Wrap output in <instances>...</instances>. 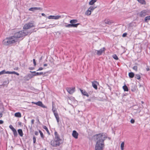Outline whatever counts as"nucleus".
<instances>
[{"label":"nucleus","mask_w":150,"mask_h":150,"mask_svg":"<svg viewBox=\"0 0 150 150\" xmlns=\"http://www.w3.org/2000/svg\"><path fill=\"white\" fill-rule=\"evenodd\" d=\"M93 137L96 141L95 150H103L104 146V141L107 137V134L105 133H101L95 135Z\"/></svg>","instance_id":"f257e3e1"},{"label":"nucleus","mask_w":150,"mask_h":150,"mask_svg":"<svg viewBox=\"0 0 150 150\" xmlns=\"http://www.w3.org/2000/svg\"><path fill=\"white\" fill-rule=\"evenodd\" d=\"M78 21L76 19H74L71 20L70 21V23L71 24H69L66 25H65V26L67 28H71L72 27H76L79 24V23L75 24L74 23L77 22Z\"/></svg>","instance_id":"f03ea898"},{"label":"nucleus","mask_w":150,"mask_h":150,"mask_svg":"<svg viewBox=\"0 0 150 150\" xmlns=\"http://www.w3.org/2000/svg\"><path fill=\"white\" fill-rule=\"evenodd\" d=\"M28 33L23 30L16 33L15 34L14 36L16 38L18 39V38L25 36Z\"/></svg>","instance_id":"7ed1b4c3"},{"label":"nucleus","mask_w":150,"mask_h":150,"mask_svg":"<svg viewBox=\"0 0 150 150\" xmlns=\"http://www.w3.org/2000/svg\"><path fill=\"white\" fill-rule=\"evenodd\" d=\"M150 13L149 10H144L141 11L139 13V16L141 17H144L146 15H148Z\"/></svg>","instance_id":"20e7f679"},{"label":"nucleus","mask_w":150,"mask_h":150,"mask_svg":"<svg viewBox=\"0 0 150 150\" xmlns=\"http://www.w3.org/2000/svg\"><path fill=\"white\" fill-rule=\"evenodd\" d=\"M60 142L57 140H53L51 142L50 144L53 146H57L59 145Z\"/></svg>","instance_id":"39448f33"},{"label":"nucleus","mask_w":150,"mask_h":150,"mask_svg":"<svg viewBox=\"0 0 150 150\" xmlns=\"http://www.w3.org/2000/svg\"><path fill=\"white\" fill-rule=\"evenodd\" d=\"M34 26V25L33 23H29L25 24L24 25L23 28L24 29H28Z\"/></svg>","instance_id":"423d86ee"},{"label":"nucleus","mask_w":150,"mask_h":150,"mask_svg":"<svg viewBox=\"0 0 150 150\" xmlns=\"http://www.w3.org/2000/svg\"><path fill=\"white\" fill-rule=\"evenodd\" d=\"M8 38L9 40L10 41V42L11 44L15 43L18 41V39L16 38L14 35Z\"/></svg>","instance_id":"0eeeda50"},{"label":"nucleus","mask_w":150,"mask_h":150,"mask_svg":"<svg viewBox=\"0 0 150 150\" xmlns=\"http://www.w3.org/2000/svg\"><path fill=\"white\" fill-rule=\"evenodd\" d=\"M105 47H103L99 50H95V52H97V54L98 55H100L103 53L105 52Z\"/></svg>","instance_id":"6e6552de"},{"label":"nucleus","mask_w":150,"mask_h":150,"mask_svg":"<svg viewBox=\"0 0 150 150\" xmlns=\"http://www.w3.org/2000/svg\"><path fill=\"white\" fill-rule=\"evenodd\" d=\"M32 103L36 104L39 106H40L43 108H47V107L44 105L41 101H38L37 102H32Z\"/></svg>","instance_id":"1a4fd4ad"},{"label":"nucleus","mask_w":150,"mask_h":150,"mask_svg":"<svg viewBox=\"0 0 150 150\" xmlns=\"http://www.w3.org/2000/svg\"><path fill=\"white\" fill-rule=\"evenodd\" d=\"M61 18V16H60L57 15V16H50L48 17V18L49 19H54L55 20H57Z\"/></svg>","instance_id":"9d476101"},{"label":"nucleus","mask_w":150,"mask_h":150,"mask_svg":"<svg viewBox=\"0 0 150 150\" xmlns=\"http://www.w3.org/2000/svg\"><path fill=\"white\" fill-rule=\"evenodd\" d=\"M10 41L8 38H6L3 41V43L4 45H7L11 44Z\"/></svg>","instance_id":"9b49d317"},{"label":"nucleus","mask_w":150,"mask_h":150,"mask_svg":"<svg viewBox=\"0 0 150 150\" xmlns=\"http://www.w3.org/2000/svg\"><path fill=\"white\" fill-rule=\"evenodd\" d=\"M67 92L70 94H72L75 91V88H66Z\"/></svg>","instance_id":"f8f14e48"},{"label":"nucleus","mask_w":150,"mask_h":150,"mask_svg":"<svg viewBox=\"0 0 150 150\" xmlns=\"http://www.w3.org/2000/svg\"><path fill=\"white\" fill-rule=\"evenodd\" d=\"M92 86L93 87L96 89H97L98 88L97 85L98 84V82L96 81L92 82Z\"/></svg>","instance_id":"ddd939ff"},{"label":"nucleus","mask_w":150,"mask_h":150,"mask_svg":"<svg viewBox=\"0 0 150 150\" xmlns=\"http://www.w3.org/2000/svg\"><path fill=\"white\" fill-rule=\"evenodd\" d=\"M42 10V8H40V7H32L30 8L29 9V11H35V10Z\"/></svg>","instance_id":"4468645a"},{"label":"nucleus","mask_w":150,"mask_h":150,"mask_svg":"<svg viewBox=\"0 0 150 150\" xmlns=\"http://www.w3.org/2000/svg\"><path fill=\"white\" fill-rule=\"evenodd\" d=\"M72 135L75 138L77 139L78 137V134L76 131L74 130L72 132Z\"/></svg>","instance_id":"2eb2a0df"},{"label":"nucleus","mask_w":150,"mask_h":150,"mask_svg":"<svg viewBox=\"0 0 150 150\" xmlns=\"http://www.w3.org/2000/svg\"><path fill=\"white\" fill-rule=\"evenodd\" d=\"M54 135H55V139L54 140H58L59 142H60L61 141V140H60V139L59 138V136L58 135V134L57 133V132H54Z\"/></svg>","instance_id":"dca6fc26"},{"label":"nucleus","mask_w":150,"mask_h":150,"mask_svg":"<svg viewBox=\"0 0 150 150\" xmlns=\"http://www.w3.org/2000/svg\"><path fill=\"white\" fill-rule=\"evenodd\" d=\"M30 72H33V73H35V74L33 75V76H39V75H43V72H40V73L39 72H36L35 71H33Z\"/></svg>","instance_id":"f3484780"},{"label":"nucleus","mask_w":150,"mask_h":150,"mask_svg":"<svg viewBox=\"0 0 150 150\" xmlns=\"http://www.w3.org/2000/svg\"><path fill=\"white\" fill-rule=\"evenodd\" d=\"M55 105L54 103L53 102H52V110L54 114L55 113H57V111L56 110V109L55 108Z\"/></svg>","instance_id":"a211bd4d"},{"label":"nucleus","mask_w":150,"mask_h":150,"mask_svg":"<svg viewBox=\"0 0 150 150\" xmlns=\"http://www.w3.org/2000/svg\"><path fill=\"white\" fill-rule=\"evenodd\" d=\"M104 22L105 24H110L112 23V21L108 19H105L104 20Z\"/></svg>","instance_id":"6ab92c4d"},{"label":"nucleus","mask_w":150,"mask_h":150,"mask_svg":"<svg viewBox=\"0 0 150 150\" xmlns=\"http://www.w3.org/2000/svg\"><path fill=\"white\" fill-rule=\"evenodd\" d=\"M54 115L57 120V122L58 123L59 121V119L58 114L57 112L54 114Z\"/></svg>","instance_id":"aec40b11"},{"label":"nucleus","mask_w":150,"mask_h":150,"mask_svg":"<svg viewBox=\"0 0 150 150\" xmlns=\"http://www.w3.org/2000/svg\"><path fill=\"white\" fill-rule=\"evenodd\" d=\"M18 132L19 134L21 137H22L23 136V133L22 130L21 129H18Z\"/></svg>","instance_id":"412c9836"},{"label":"nucleus","mask_w":150,"mask_h":150,"mask_svg":"<svg viewBox=\"0 0 150 150\" xmlns=\"http://www.w3.org/2000/svg\"><path fill=\"white\" fill-rule=\"evenodd\" d=\"M81 91L83 95L84 96H87V97H88L89 96V95L87 93V92H86L85 91L81 90Z\"/></svg>","instance_id":"4be33fe9"},{"label":"nucleus","mask_w":150,"mask_h":150,"mask_svg":"<svg viewBox=\"0 0 150 150\" xmlns=\"http://www.w3.org/2000/svg\"><path fill=\"white\" fill-rule=\"evenodd\" d=\"M149 20H150V16H149L145 18L144 21L145 22L147 23L148 21Z\"/></svg>","instance_id":"5701e85b"},{"label":"nucleus","mask_w":150,"mask_h":150,"mask_svg":"<svg viewBox=\"0 0 150 150\" xmlns=\"http://www.w3.org/2000/svg\"><path fill=\"white\" fill-rule=\"evenodd\" d=\"M97 1V0H91L89 2V4L90 5H93Z\"/></svg>","instance_id":"b1692460"},{"label":"nucleus","mask_w":150,"mask_h":150,"mask_svg":"<svg viewBox=\"0 0 150 150\" xmlns=\"http://www.w3.org/2000/svg\"><path fill=\"white\" fill-rule=\"evenodd\" d=\"M96 7H93L92 6H91L88 9V11H89L90 12H91H91L92 11H93V10H94V9L95 8H96Z\"/></svg>","instance_id":"393cba45"},{"label":"nucleus","mask_w":150,"mask_h":150,"mask_svg":"<svg viewBox=\"0 0 150 150\" xmlns=\"http://www.w3.org/2000/svg\"><path fill=\"white\" fill-rule=\"evenodd\" d=\"M139 3L142 4H145L146 3L144 0H137Z\"/></svg>","instance_id":"a878e982"},{"label":"nucleus","mask_w":150,"mask_h":150,"mask_svg":"<svg viewBox=\"0 0 150 150\" xmlns=\"http://www.w3.org/2000/svg\"><path fill=\"white\" fill-rule=\"evenodd\" d=\"M8 71H6L5 70H3L0 72V75L3 74H8Z\"/></svg>","instance_id":"bb28decb"},{"label":"nucleus","mask_w":150,"mask_h":150,"mask_svg":"<svg viewBox=\"0 0 150 150\" xmlns=\"http://www.w3.org/2000/svg\"><path fill=\"white\" fill-rule=\"evenodd\" d=\"M8 74H15L17 75V76H19V73H18L16 72L15 71H8Z\"/></svg>","instance_id":"cd10ccee"},{"label":"nucleus","mask_w":150,"mask_h":150,"mask_svg":"<svg viewBox=\"0 0 150 150\" xmlns=\"http://www.w3.org/2000/svg\"><path fill=\"white\" fill-rule=\"evenodd\" d=\"M15 116L17 117H21V113L19 112H17L15 114Z\"/></svg>","instance_id":"c85d7f7f"},{"label":"nucleus","mask_w":150,"mask_h":150,"mask_svg":"<svg viewBox=\"0 0 150 150\" xmlns=\"http://www.w3.org/2000/svg\"><path fill=\"white\" fill-rule=\"evenodd\" d=\"M43 128L44 129H45L46 131L47 132V133L49 134H50V133L49 131L48 130L47 128L46 127V126H43Z\"/></svg>","instance_id":"c756f323"},{"label":"nucleus","mask_w":150,"mask_h":150,"mask_svg":"<svg viewBox=\"0 0 150 150\" xmlns=\"http://www.w3.org/2000/svg\"><path fill=\"white\" fill-rule=\"evenodd\" d=\"M134 74L133 72H130L129 73V76L130 78H133L134 76Z\"/></svg>","instance_id":"7c9ffc66"},{"label":"nucleus","mask_w":150,"mask_h":150,"mask_svg":"<svg viewBox=\"0 0 150 150\" xmlns=\"http://www.w3.org/2000/svg\"><path fill=\"white\" fill-rule=\"evenodd\" d=\"M123 88L125 91H128V87L126 85H125L123 86Z\"/></svg>","instance_id":"2f4dec72"},{"label":"nucleus","mask_w":150,"mask_h":150,"mask_svg":"<svg viewBox=\"0 0 150 150\" xmlns=\"http://www.w3.org/2000/svg\"><path fill=\"white\" fill-rule=\"evenodd\" d=\"M125 143L124 142H122L120 145V148L121 150H124V146Z\"/></svg>","instance_id":"473e14b6"},{"label":"nucleus","mask_w":150,"mask_h":150,"mask_svg":"<svg viewBox=\"0 0 150 150\" xmlns=\"http://www.w3.org/2000/svg\"><path fill=\"white\" fill-rule=\"evenodd\" d=\"M13 132V134L15 137H17L18 135V134L16 130V129H14L12 131Z\"/></svg>","instance_id":"72a5a7b5"},{"label":"nucleus","mask_w":150,"mask_h":150,"mask_svg":"<svg viewBox=\"0 0 150 150\" xmlns=\"http://www.w3.org/2000/svg\"><path fill=\"white\" fill-rule=\"evenodd\" d=\"M135 78L138 79H139L140 78V76L139 74H137L135 75Z\"/></svg>","instance_id":"f704fd0d"},{"label":"nucleus","mask_w":150,"mask_h":150,"mask_svg":"<svg viewBox=\"0 0 150 150\" xmlns=\"http://www.w3.org/2000/svg\"><path fill=\"white\" fill-rule=\"evenodd\" d=\"M85 14L89 16L91 14V13L88 10L85 12Z\"/></svg>","instance_id":"c9c22d12"},{"label":"nucleus","mask_w":150,"mask_h":150,"mask_svg":"<svg viewBox=\"0 0 150 150\" xmlns=\"http://www.w3.org/2000/svg\"><path fill=\"white\" fill-rule=\"evenodd\" d=\"M112 57L116 60H117L118 59L117 56L115 54H114L112 55Z\"/></svg>","instance_id":"e433bc0d"},{"label":"nucleus","mask_w":150,"mask_h":150,"mask_svg":"<svg viewBox=\"0 0 150 150\" xmlns=\"http://www.w3.org/2000/svg\"><path fill=\"white\" fill-rule=\"evenodd\" d=\"M39 132L40 134L41 137L42 138H43L44 137V135L42 132L40 130H39Z\"/></svg>","instance_id":"4c0bfd02"},{"label":"nucleus","mask_w":150,"mask_h":150,"mask_svg":"<svg viewBox=\"0 0 150 150\" xmlns=\"http://www.w3.org/2000/svg\"><path fill=\"white\" fill-rule=\"evenodd\" d=\"M9 127L12 131L14 130V129H15L13 127L12 125H9Z\"/></svg>","instance_id":"58836bf2"},{"label":"nucleus","mask_w":150,"mask_h":150,"mask_svg":"<svg viewBox=\"0 0 150 150\" xmlns=\"http://www.w3.org/2000/svg\"><path fill=\"white\" fill-rule=\"evenodd\" d=\"M137 66H134L133 68V69L135 70L136 71H137Z\"/></svg>","instance_id":"ea45409f"},{"label":"nucleus","mask_w":150,"mask_h":150,"mask_svg":"<svg viewBox=\"0 0 150 150\" xmlns=\"http://www.w3.org/2000/svg\"><path fill=\"white\" fill-rule=\"evenodd\" d=\"M33 142L34 143H35L36 142V138L35 137H33Z\"/></svg>","instance_id":"a19ab883"},{"label":"nucleus","mask_w":150,"mask_h":150,"mask_svg":"<svg viewBox=\"0 0 150 150\" xmlns=\"http://www.w3.org/2000/svg\"><path fill=\"white\" fill-rule=\"evenodd\" d=\"M33 62L34 66H35L36 65V64L35 62V60L34 59H33Z\"/></svg>","instance_id":"79ce46f5"},{"label":"nucleus","mask_w":150,"mask_h":150,"mask_svg":"<svg viewBox=\"0 0 150 150\" xmlns=\"http://www.w3.org/2000/svg\"><path fill=\"white\" fill-rule=\"evenodd\" d=\"M127 33H124L122 35V36L123 37H125V36H126L127 35Z\"/></svg>","instance_id":"37998d69"},{"label":"nucleus","mask_w":150,"mask_h":150,"mask_svg":"<svg viewBox=\"0 0 150 150\" xmlns=\"http://www.w3.org/2000/svg\"><path fill=\"white\" fill-rule=\"evenodd\" d=\"M130 122L132 123H134V120L132 119L131 120Z\"/></svg>","instance_id":"c03bdc74"},{"label":"nucleus","mask_w":150,"mask_h":150,"mask_svg":"<svg viewBox=\"0 0 150 150\" xmlns=\"http://www.w3.org/2000/svg\"><path fill=\"white\" fill-rule=\"evenodd\" d=\"M146 70L147 71H149V66H147V67L146 68Z\"/></svg>","instance_id":"a18cd8bd"},{"label":"nucleus","mask_w":150,"mask_h":150,"mask_svg":"<svg viewBox=\"0 0 150 150\" xmlns=\"http://www.w3.org/2000/svg\"><path fill=\"white\" fill-rule=\"evenodd\" d=\"M35 120L34 119H32L31 121V123L32 125H33L34 124V122Z\"/></svg>","instance_id":"49530a36"},{"label":"nucleus","mask_w":150,"mask_h":150,"mask_svg":"<svg viewBox=\"0 0 150 150\" xmlns=\"http://www.w3.org/2000/svg\"><path fill=\"white\" fill-rule=\"evenodd\" d=\"M35 134L36 135H38L39 134V133L37 131H35Z\"/></svg>","instance_id":"de8ad7c7"},{"label":"nucleus","mask_w":150,"mask_h":150,"mask_svg":"<svg viewBox=\"0 0 150 150\" xmlns=\"http://www.w3.org/2000/svg\"><path fill=\"white\" fill-rule=\"evenodd\" d=\"M43 69V68L42 67H40L39 68V69L37 70V71H41Z\"/></svg>","instance_id":"09e8293b"},{"label":"nucleus","mask_w":150,"mask_h":150,"mask_svg":"<svg viewBox=\"0 0 150 150\" xmlns=\"http://www.w3.org/2000/svg\"><path fill=\"white\" fill-rule=\"evenodd\" d=\"M4 123L3 121L2 120H0V124H2Z\"/></svg>","instance_id":"8fccbe9b"},{"label":"nucleus","mask_w":150,"mask_h":150,"mask_svg":"<svg viewBox=\"0 0 150 150\" xmlns=\"http://www.w3.org/2000/svg\"><path fill=\"white\" fill-rule=\"evenodd\" d=\"M43 16H44L45 17L46 16V15L44 13H42L41 14Z\"/></svg>","instance_id":"3c124183"},{"label":"nucleus","mask_w":150,"mask_h":150,"mask_svg":"<svg viewBox=\"0 0 150 150\" xmlns=\"http://www.w3.org/2000/svg\"><path fill=\"white\" fill-rule=\"evenodd\" d=\"M2 116V114L1 112H0V117H1Z\"/></svg>","instance_id":"603ef678"},{"label":"nucleus","mask_w":150,"mask_h":150,"mask_svg":"<svg viewBox=\"0 0 150 150\" xmlns=\"http://www.w3.org/2000/svg\"><path fill=\"white\" fill-rule=\"evenodd\" d=\"M52 25H51V24H50V25H49V28H50L52 27Z\"/></svg>","instance_id":"864d4df0"},{"label":"nucleus","mask_w":150,"mask_h":150,"mask_svg":"<svg viewBox=\"0 0 150 150\" xmlns=\"http://www.w3.org/2000/svg\"><path fill=\"white\" fill-rule=\"evenodd\" d=\"M47 64H44V67H46L47 66Z\"/></svg>","instance_id":"5fc2aeb1"},{"label":"nucleus","mask_w":150,"mask_h":150,"mask_svg":"<svg viewBox=\"0 0 150 150\" xmlns=\"http://www.w3.org/2000/svg\"><path fill=\"white\" fill-rule=\"evenodd\" d=\"M42 59V57H41L40 58V60H41V59Z\"/></svg>","instance_id":"6e6d98bb"},{"label":"nucleus","mask_w":150,"mask_h":150,"mask_svg":"<svg viewBox=\"0 0 150 150\" xmlns=\"http://www.w3.org/2000/svg\"><path fill=\"white\" fill-rule=\"evenodd\" d=\"M18 69V68H16V69L15 68L14 69V70H17V69Z\"/></svg>","instance_id":"4d7b16f0"},{"label":"nucleus","mask_w":150,"mask_h":150,"mask_svg":"<svg viewBox=\"0 0 150 150\" xmlns=\"http://www.w3.org/2000/svg\"><path fill=\"white\" fill-rule=\"evenodd\" d=\"M142 103H144V102H143V101H142Z\"/></svg>","instance_id":"13d9d810"},{"label":"nucleus","mask_w":150,"mask_h":150,"mask_svg":"<svg viewBox=\"0 0 150 150\" xmlns=\"http://www.w3.org/2000/svg\"><path fill=\"white\" fill-rule=\"evenodd\" d=\"M109 139H110V138L109 137H108Z\"/></svg>","instance_id":"bf43d9fd"}]
</instances>
